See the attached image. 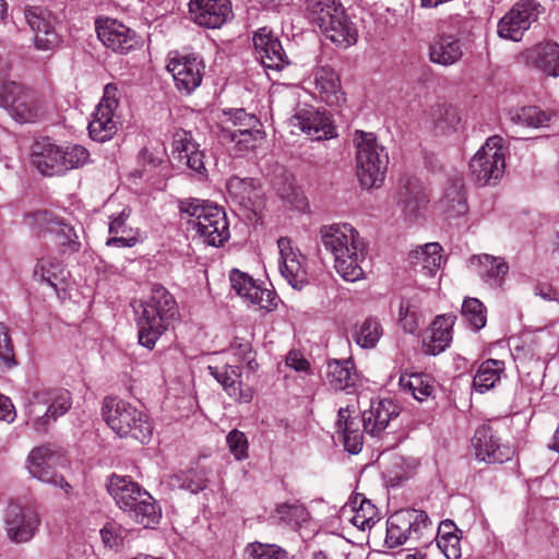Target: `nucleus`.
Returning <instances> with one entry per match:
<instances>
[{"mask_svg": "<svg viewBox=\"0 0 559 559\" xmlns=\"http://www.w3.org/2000/svg\"><path fill=\"white\" fill-rule=\"evenodd\" d=\"M248 301L266 311H273L277 307V297L275 292L264 288L259 284L254 287L252 294H249Z\"/></svg>", "mask_w": 559, "mask_h": 559, "instance_id": "56", "label": "nucleus"}, {"mask_svg": "<svg viewBox=\"0 0 559 559\" xmlns=\"http://www.w3.org/2000/svg\"><path fill=\"white\" fill-rule=\"evenodd\" d=\"M181 217L203 241L219 247L229 238V226L224 210L199 199L183 200L179 204Z\"/></svg>", "mask_w": 559, "mask_h": 559, "instance_id": "3", "label": "nucleus"}, {"mask_svg": "<svg viewBox=\"0 0 559 559\" xmlns=\"http://www.w3.org/2000/svg\"><path fill=\"white\" fill-rule=\"evenodd\" d=\"M419 306L420 301L417 297L401 299L399 321L403 330L409 334L416 333L420 326Z\"/></svg>", "mask_w": 559, "mask_h": 559, "instance_id": "45", "label": "nucleus"}, {"mask_svg": "<svg viewBox=\"0 0 559 559\" xmlns=\"http://www.w3.org/2000/svg\"><path fill=\"white\" fill-rule=\"evenodd\" d=\"M243 559H287V551L275 544L253 542L246 546Z\"/></svg>", "mask_w": 559, "mask_h": 559, "instance_id": "49", "label": "nucleus"}, {"mask_svg": "<svg viewBox=\"0 0 559 559\" xmlns=\"http://www.w3.org/2000/svg\"><path fill=\"white\" fill-rule=\"evenodd\" d=\"M277 247L281 255V274L293 288L300 290L309 282L306 258L293 248L290 239L286 237L277 240Z\"/></svg>", "mask_w": 559, "mask_h": 559, "instance_id": "17", "label": "nucleus"}, {"mask_svg": "<svg viewBox=\"0 0 559 559\" xmlns=\"http://www.w3.org/2000/svg\"><path fill=\"white\" fill-rule=\"evenodd\" d=\"M197 145L190 132L183 129H178L174 132L173 153H177L178 159L181 157V154H187L191 150L193 151Z\"/></svg>", "mask_w": 559, "mask_h": 559, "instance_id": "58", "label": "nucleus"}, {"mask_svg": "<svg viewBox=\"0 0 559 559\" xmlns=\"http://www.w3.org/2000/svg\"><path fill=\"white\" fill-rule=\"evenodd\" d=\"M314 84L321 99L328 105H337L343 99L338 75L332 68L320 67L316 69Z\"/></svg>", "mask_w": 559, "mask_h": 559, "instance_id": "35", "label": "nucleus"}, {"mask_svg": "<svg viewBox=\"0 0 559 559\" xmlns=\"http://www.w3.org/2000/svg\"><path fill=\"white\" fill-rule=\"evenodd\" d=\"M337 431L343 436V443L346 451L357 454L362 448V433L358 428V424L350 418L347 408L338 411Z\"/></svg>", "mask_w": 559, "mask_h": 559, "instance_id": "39", "label": "nucleus"}, {"mask_svg": "<svg viewBox=\"0 0 559 559\" xmlns=\"http://www.w3.org/2000/svg\"><path fill=\"white\" fill-rule=\"evenodd\" d=\"M307 10L311 22L321 29L345 9L340 0H307Z\"/></svg>", "mask_w": 559, "mask_h": 559, "instance_id": "43", "label": "nucleus"}, {"mask_svg": "<svg viewBox=\"0 0 559 559\" xmlns=\"http://www.w3.org/2000/svg\"><path fill=\"white\" fill-rule=\"evenodd\" d=\"M254 48L261 62L269 69L282 70L289 64L280 39L267 27L259 28L253 36Z\"/></svg>", "mask_w": 559, "mask_h": 559, "instance_id": "24", "label": "nucleus"}, {"mask_svg": "<svg viewBox=\"0 0 559 559\" xmlns=\"http://www.w3.org/2000/svg\"><path fill=\"white\" fill-rule=\"evenodd\" d=\"M226 443L235 460L243 461L248 459L249 442L242 431L238 429L229 431L226 437Z\"/></svg>", "mask_w": 559, "mask_h": 559, "instance_id": "54", "label": "nucleus"}, {"mask_svg": "<svg viewBox=\"0 0 559 559\" xmlns=\"http://www.w3.org/2000/svg\"><path fill=\"white\" fill-rule=\"evenodd\" d=\"M0 107L20 123H36L48 114V105L34 90L15 82L0 85Z\"/></svg>", "mask_w": 559, "mask_h": 559, "instance_id": "7", "label": "nucleus"}, {"mask_svg": "<svg viewBox=\"0 0 559 559\" xmlns=\"http://www.w3.org/2000/svg\"><path fill=\"white\" fill-rule=\"evenodd\" d=\"M209 373L223 386L224 391L239 403H249L253 392L249 386H243L241 371L237 366H209Z\"/></svg>", "mask_w": 559, "mask_h": 559, "instance_id": "25", "label": "nucleus"}, {"mask_svg": "<svg viewBox=\"0 0 559 559\" xmlns=\"http://www.w3.org/2000/svg\"><path fill=\"white\" fill-rule=\"evenodd\" d=\"M342 516L361 531L370 530L379 521L377 508L361 495L343 507Z\"/></svg>", "mask_w": 559, "mask_h": 559, "instance_id": "30", "label": "nucleus"}, {"mask_svg": "<svg viewBox=\"0 0 559 559\" xmlns=\"http://www.w3.org/2000/svg\"><path fill=\"white\" fill-rule=\"evenodd\" d=\"M527 60L536 69L549 76H559V45L540 43L527 51Z\"/></svg>", "mask_w": 559, "mask_h": 559, "instance_id": "33", "label": "nucleus"}, {"mask_svg": "<svg viewBox=\"0 0 559 559\" xmlns=\"http://www.w3.org/2000/svg\"><path fill=\"white\" fill-rule=\"evenodd\" d=\"M356 148L357 177L364 188L379 187L389 164V155L372 132L356 130L353 138Z\"/></svg>", "mask_w": 559, "mask_h": 559, "instance_id": "6", "label": "nucleus"}, {"mask_svg": "<svg viewBox=\"0 0 559 559\" xmlns=\"http://www.w3.org/2000/svg\"><path fill=\"white\" fill-rule=\"evenodd\" d=\"M32 164L44 176H62L61 145L49 138L37 140L32 145Z\"/></svg>", "mask_w": 559, "mask_h": 559, "instance_id": "22", "label": "nucleus"}, {"mask_svg": "<svg viewBox=\"0 0 559 559\" xmlns=\"http://www.w3.org/2000/svg\"><path fill=\"white\" fill-rule=\"evenodd\" d=\"M24 17L33 32V41L37 50H53L60 44V36L55 29L53 16L40 7H26Z\"/></svg>", "mask_w": 559, "mask_h": 559, "instance_id": "15", "label": "nucleus"}, {"mask_svg": "<svg viewBox=\"0 0 559 559\" xmlns=\"http://www.w3.org/2000/svg\"><path fill=\"white\" fill-rule=\"evenodd\" d=\"M473 447L477 460L495 464L509 461L514 450L508 444L500 443L490 427H479L473 437Z\"/></svg>", "mask_w": 559, "mask_h": 559, "instance_id": "21", "label": "nucleus"}, {"mask_svg": "<svg viewBox=\"0 0 559 559\" xmlns=\"http://www.w3.org/2000/svg\"><path fill=\"white\" fill-rule=\"evenodd\" d=\"M96 33L99 40L115 52L127 53L138 44L135 32L115 19L97 20Z\"/></svg>", "mask_w": 559, "mask_h": 559, "instance_id": "19", "label": "nucleus"}, {"mask_svg": "<svg viewBox=\"0 0 559 559\" xmlns=\"http://www.w3.org/2000/svg\"><path fill=\"white\" fill-rule=\"evenodd\" d=\"M399 415V407L392 400L371 401L369 409L362 413L364 429L371 436L380 435L393 417Z\"/></svg>", "mask_w": 559, "mask_h": 559, "instance_id": "28", "label": "nucleus"}, {"mask_svg": "<svg viewBox=\"0 0 559 559\" xmlns=\"http://www.w3.org/2000/svg\"><path fill=\"white\" fill-rule=\"evenodd\" d=\"M226 188L229 197L240 206L252 212L263 206V193L254 179L233 176L228 179Z\"/></svg>", "mask_w": 559, "mask_h": 559, "instance_id": "27", "label": "nucleus"}, {"mask_svg": "<svg viewBox=\"0 0 559 559\" xmlns=\"http://www.w3.org/2000/svg\"><path fill=\"white\" fill-rule=\"evenodd\" d=\"M227 119L223 121V126L237 127L245 126V129L257 128L259 120L254 115L247 114L245 109H235L229 112H225Z\"/></svg>", "mask_w": 559, "mask_h": 559, "instance_id": "57", "label": "nucleus"}, {"mask_svg": "<svg viewBox=\"0 0 559 559\" xmlns=\"http://www.w3.org/2000/svg\"><path fill=\"white\" fill-rule=\"evenodd\" d=\"M71 406V393L66 389L35 394L26 407V424L36 432L45 433L59 417L68 413Z\"/></svg>", "mask_w": 559, "mask_h": 559, "instance_id": "8", "label": "nucleus"}, {"mask_svg": "<svg viewBox=\"0 0 559 559\" xmlns=\"http://www.w3.org/2000/svg\"><path fill=\"white\" fill-rule=\"evenodd\" d=\"M229 280L235 292L246 300L249 299V294H252L254 287L258 285L251 276L239 270H233Z\"/></svg>", "mask_w": 559, "mask_h": 559, "instance_id": "55", "label": "nucleus"}, {"mask_svg": "<svg viewBox=\"0 0 559 559\" xmlns=\"http://www.w3.org/2000/svg\"><path fill=\"white\" fill-rule=\"evenodd\" d=\"M290 124L316 141L332 139L335 135L330 116L313 107L298 108L290 119Z\"/></svg>", "mask_w": 559, "mask_h": 559, "instance_id": "20", "label": "nucleus"}, {"mask_svg": "<svg viewBox=\"0 0 559 559\" xmlns=\"http://www.w3.org/2000/svg\"><path fill=\"white\" fill-rule=\"evenodd\" d=\"M504 369L502 360L487 359L483 361L474 376L473 388L479 393L493 389L500 382Z\"/></svg>", "mask_w": 559, "mask_h": 559, "instance_id": "38", "label": "nucleus"}, {"mask_svg": "<svg viewBox=\"0 0 559 559\" xmlns=\"http://www.w3.org/2000/svg\"><path fill=\"white\" fill-rule=\"evenodd\" d=\"M4 523L8 537L20 544L33 538L39 525V518L32 508L10 504L5 512Z\"/></svg>", "mask_w": 559, "mask_h": 559, "instance_id": "18", "label": "nucleus"}, {"mask_svg": "<svg viewBox=\"0 0 559 559\" xmlns=\"http://www.w3.org/2000/svg\"><path fill=\"white\" fill-rule=\"evenodd\" d=\"M510 120L519 126L542 128L546 127L550 116L536 106H526L509 112Z\"/></svg>", "mask_w": 559, "mask_h": 559, "instance_id": "44", "label": "nucleus"}, {"mask_svg": "<svg viewBox=\"0 0 559 559\" xmlns=\"http://www.w3.org/2000/svg\"><path fill=\"white\" fill-rule=\"evenodd\" d=\"M219 138L222 141L233 143L238 153L253 150L258 142L263 140V132L257 128L233 129L229 126H222Z\"/></svg>", "mask_w": 559, "mask_h": 559, "instance_id": "36", "label": "nucleus"}, {"mask_svg": "<svg viewBox=\"0 0 559 559\" xmlns=\"http://www.w3.org/2000/svg\"><path fill=\"white\" fill-rule=\"evenodd\" d=\"M430 117L435 127L442 132L455 130L461 121L456 108L448 104H437L432 106Z\"/></svg>", "mask_w": 559, "mask_h": 559, "instance_id": "47", "label": "nucleus"}, {"mask_svg": "<svg viewBox=\"0 0 559 559\" xmlns=\"http://www.w3.org/2000/svg\"><path fill=\"white\" fill-rule=\"evenodd\" d=\"M383 334V328L378 319L369 317L357 325L354 340L362 348H373Z\"/></svg>", "mask_w": 559, "mask_h": 559, "instance_id": "46", "label": "nucleus"}, {"mask_svg": "<svg viewBox=\"0 0 559 559\" xmlns=\"http://www.w3.org/2000/svg\"><path fill=\"white\" fill-rule=\"evenodd\" d=\"M502 143L501 136H490L471 159L469 174L476 183L496 185L502 178L506 169Z\"/></svg>", "mask_w": 559, "mask_h": 559, "instance_id": "9", "label": "nucleus"}, {"mask_svg": "<svg viewBox=\"0 0 559 559\" xmlns=\"http://www.w3.org/2000/svg\"><path fill=\"white\" fill-rule=\"evenodd\" d=\"M515 353L518 359H525L530 355V358L539 360L542 355L540 346L534 340L530 344L516 347Z\"/></svg>", "mask_w": 559, "mask_h": 559, "instance_id": "62", "label": "nucleus"}, {"mask_svg": "<svg viewBox=\"0 0 559 559\" xmlns=\"http://www.w3.org/2000/svg\"><path fill=\"white\" fill-rule=\"evenodd\" d=\"M190 19L204 28H221L234 17L230 0H190Z\"/></svg>", "mask_w": 559, "mask_h": 559, "instance_id": "16", "label": "nucleus"}, {"mask_svg": "<svg viewBox=\"0 0 559 559\" xmlns=\"http://www.w3.org/2000/svg\"><path fill=\"white\" fill-rule=\"evenodd\" d=\"M107 489L119 508L139 524L148 527L158 522L160 510L154 498L129 476L112 475Z\"/></svg>", "mask_w": 559, "mask_h": 559, "instance_id": "4", "label": "nucleus"}, {"mask_svg": "<svg viewBox=\"0 0 559 559\" xmlns=\"http://www.w3.org/2000/svg\"><path fill=\"white\" fill-rule=\"evenodd\" d=\"M275 513L282 522L295 527L308 520L306 507L298 501L278 504Z\"/></svg>", "mask_w": 559, "mask_h": 559, "instance_id": "51", "label": "nucleus"}, {"mask_svg": "<svg viewBox=\"0 0 559 559\" xmlns=\"http://www.w3.org/2000/svg\"><path fill=\"white\" fill-rule=\"evenodd\" d=\"M469 263L485 282L496 286L501 284L509 271V266L502 258L489 254L473 255Z\"/></svg>", "mask_w": 559, "mask_h": 559, "instance_id": "34", "label": "nucleus"}, {"mask_svg": "<svg viewBox=\"0 0 559 559\" xmlns=\"http://www.w3.org/2000/svg\"><path fill=\"white\" fill-rule=\"evenodd\" d=\"M177 313V302L173 295L165 287L155 285L151 296L143 301L138 318L139 343L153 349Z\"/></svg>", "mask_w": 559, "mask_h": 559, "instance_id": "2", "label": "nucleus"}, {"mask_svg": "<svg viewBox=\"0 0 559 559\" xmlns=\"http://www.w3.org/2000/svg\"><path fill=\"white\" fill-rule=\"evenodd\" d=\"M34 274L50 285L56 292L64 289L63 284L67 278V271L63 264L56 258L49 257L38 260Z\"/></svg>", "mask_w": 559, "mask_h": 559, "instance_id": "42", "label": "nucleus"}, {"mask_svg": "<svg viewBox=\"0 0 559 559\" xmlns=\"http://www.w3.org/2000/svg\"><path fill=\"white\" fill-rule=\"evenodd\" d=\"M118 88L114 84H107L104 95L93 114V119L88 123V132L93 140L105 142L110 140L118 131L119 120L116 116L118 107Z\"/></svg>", "mask_w": 559, "mask_h": 559, "instance_id": "13", "label": "nucleus"}, {"mask_svg": "<svg viewBox=\"0 0 559 559\" xmlns=\"http://www.w3.org/2000/svg\"><path fill=\"white\" fill-rule=\"evenodd\" d=\"M356 377L350 360H331L326 365L325 380L335 391L353 386L356 382Z\"/></svg>", "mask_w": 559, "mask_h": 559, "instance_id": "37", "label": "nucleus"}, {"mask_svg": "<svg viewBox=\"0 0 559 559\" xmlns=\"http://www.w3.org/2000/svg\"><path fill=\"white\" fill-rule=\"evenodd\" d=\"M442 248L437 242L427 243L411 253L414 266H419L427 276H433L441 266Z\"/></svg>", "mask_w": 559, "mask_h": 559, "instance_id": "40", "label": "nucleus"}, {"mask_svg": "<svg viewBox=\"0 0 559 559\" xmlns=\"http://www.w3.org/2000/svg\"><path fill=\"white\" fill-rule=\"evenodd\" d=\"M90 162V152L80 144L61 146V163L64 174L71 169L83 167Z\"/></svg>", "mask_w": 559, "mask_h": 559, "instance_id": "50", "label": "nucleus"}, {"mask_svg": "<svg viewBox=\"0 0 559 559\" xmlns=\"http://www.w3.org/2000/svg\"><path fill=\"white\" fill-rule=\"evenodd\" d=\"M463 57V45L456 35L439 32L429 44V59L443 67L455 64Z\"/></svg>", "mask_w": 559, "mask_h": 559, "instance_id": "26", "label": "nucleus"}, {"mask_svg": "<svg viewBox=\"0 0 559 559\" xmlns=\"http://www.w3.org/2000/svg\"><path fill=\"white\" fill-rule=\"evenodd\" d=\"M0 360L8 367L15 365L14 347L9 334V329L4 323L0 322Z\"/></svg>", "mask_w": 559, "mask_h": 559, "instance_id": "59", "label": "nucleus"}, {"mask_svg": "<svg viewBox=\"0 0 559 559\" xmlns=\"http://www.w3.org/2000/svg\"><path fill=\"white\" fill-rule=\"evenodd\" d=\"M320 31L340 48H348L355 45L358 39V29L345 13V10L340 11L338 15H334L326 28Z\"/></svg>", "mask_w": 559, "mask_h": 559, "instance_id": "32", "label": "nucleus"}, {"mask_svg": "<svg viewBox=\"0 0 559 559\" xmlns=\"http://www.w3.org/2000/svg\"><path fill=\"white\" fill-rule=\"evenodd\" d=\"M32 219L37 234L50 235L61 254H73L81 250L79 235L66 218L45 210L33 213Z\"/></svg>", "mask_w": 559, "mask_h": 559, "instance_id": "10", "label": "nucleus"}, {"mask_svg": "<svg viewBox=\"0 0 559 559\" xmlns=\"http://www.w3.org/2000/svg\"><path fill=\"white\" fill-rule=\"evenodd\" d=\"M60 459L59 453L49 445H40L33 449L28 454L27 468L34 478L49 485L58 486L69 495L72 486L62 475L56 472Z\"/></svg>", "mask_w": 559, "mask_h": 559, "instance_id": "14", "label": "nucleus"}, {"mask_svg": "<svg viewBox=\"0 0 559 559\" xmlns=\"http://www.w3.org/2000/svg\"><path fill=\"white\" fill-rule=\"evenodd\" d=\"M544 8L535 0H523L515 3L498 22V36L520 41L524 33L536 22Z\"/></svg>", "mask_w": 559, "mask_h": 559, "instance_id": "12", "label": "nucleus"}, {"mask_svg": "<svg viewBox=\"0 0 559 559\" xmlns=\"http://www.w3.org/2000/svg\"><path fill=\"white\" fill-rule=\"evenodd\" d=\"M286 365L296 371H306L309 368V362L299 352L296 350L288 353L286 357Z\"/></svg>", "mask_w": 559, "mask_h": 559, "instance_id": "64", "label": "nucleus"}, {"mask_svg": "<svg viewBox=\"0 0 559 559\" xmlns=\"http://www.w3.org/2000/svg\"><path fill=\"white\" fill-rule=\"evenodd\" d=\"M179 162H185L190 169L198 174H204L206 170L204 164V153L199 150V145H197L193 151L191 150L187 154H181Z\"/></svg>", "mask_w": 559, "mask_h": 559, "instance_id": "60", "label": "nucleus"}, {"mask_svg": "<svg viewBox=\"0 0 559 559\" xmlns=\"http://www.w3.org/2000/svg\"><path fill=\"white\" fill-rule=\"evenodd\" d=\"M102 415L110 429L120 438H132L147 443L153 435L148 416L123 400L107 396L103 401Z\"/></svg>", "mask_w": 559, "mask_h": 559, "instance_id": "5", "label": "nucleus"}, {"mask_svg": "<svg viewBox=\"0 0 559 559\" xmlns=\"http://www.w3.org/2000/svg\"><path fill=\"white\" fill-rule=\"evenodd\" d=\"M427 202V197L419 187H406L405 191L401 192L403 212L409 218L416 216Z\"/></svg>", "mask_w": 559, "mask_h": 559, "instance_id": "52", "label": "nucleus"}, {"mask_svg": "<svg viewBox=\"0 0 559 559\" xmlns=\"http://www.w3.org/2000/svg\"><path fill=\"white\" fill-rule=\"evenodd\" d=\"M454 321L455 318L451 314L439 316L433 320L429 335L424 340L426 354L436 356L449 347Z\"/></svg>", "mask_w": 559, "mask_h": 559, "instance_id": "31", "label": "nucleus"}, {"mask_svg": "<svg viewBox=\"0 0 559 559\" xmlns=\"http://www.w3.org/2000/svg\"><path fill=\"white\" fill-rule=\"evenodd\" d=\"M462 314L475 330L486 325V310L484 305L476 298H467L462 306Z\"/></svg>", "mask_w": 559, "mask_h": 559, "instance_id": "53", "label": "nucleus"}, {"mask_svg": "<svg viewBox=\"0 0 559 559\" xmlns=\"http://www.w3.org/2000/svg\"><path fill=\"white\" fill-rule=\"evenodd\" d=\"M430 524L429 516L423 510L396 511L386 521L385 543L393 548L403 545L409 538L418 539Z\"/></svg>", "mask_w": 559, "mask_h": 559, "instance_id": "11", "label": "nucleus"}, {"mask_svg": "<svg viewBox=\"0 0 559 559\" xmlns=\"http://www.w3.org/2000/svg\"><path fill=\"white\" fill-rule=\"evenodd\" d=\"M324 249L334 260L336 273L347 282L364 277L367 245L359 231L347 223L323 225L319 230Z\"/></svg>", "mask_w": 559, "mask_h": 559, "instance_id": "1", "label": "nucleus"}, {"mask_svg": "<svg viewBox=\"0 0 559 559\" xmlns=\"http://www.w3.org/2000/svg\"><path fill=\"white\" fill-rule=\"evenodd\" d=\"M138 242V238L134 233L124 235H114L106 241L108 247H133Z\"/></svg>", "mask_w": 559, "mask_h": 559, "instance_id": "63", "label": "nucleus"}, {"mask_svg": "<svg viewBox=\"0 0 559 559\" xmlns=\"http://www.w3.org/2000/svg\"><path fill=\"white\" fill-rule=\"evenodd\" d=\"M131 215L129 207L123 209L117 216L112 217L109 223V234L124 235L132 234L133 229L127 225V221Z\"/></svg>", "mask_w": 559, "mask_h": 559, "instance_id": "61", "label": "nucleus"}, {"mask_svg": "<svg viewBox=\"0 0 559 559\" xmlns=\"http://www.w3.org/2000/svg\"><path fill=\"white\" fill-rule=\"evenodd\" d=\"M439 207L448 219L465 215L468 210L464 179L461 176L451 178L445 187Z\"/></svg>", "mask_w": 559, "mask_h": 559, "instance_id": "29", "label": "nucleus"}, {"mask_svg": "<svg viewBox=\"0 0 559 559\" xmlns=\"http://www.w3.org/2000/svg\"><path fill=\"white\" fill-rule=\"evenodd\" d=\"M455 524L445 520L440 523L437 534V546L447 559H460L462 557L461 537L457 535Z\"/></svg>", "mask_w": 559, "mask_h": 559, "instance_id": "41", "label": "nucleus"}, {"mask_svg": "<svg viewBox=\"0 0 559 559\" xmlns=\"http://www.w3.org/2000/svg\"><path fill=\"white\" fill-rule=\"evenodd\" d=\"M202 61L195 56L173 58L167 64L178 90L187 93L194 91L202 82Z\"/></svg>", "mask_w": 559, "mask_h": 559, "instance_id": "23", "label": "nucleus"}, {"mask_svg": "<svg viewBox=\"0 0 559 559\" xmlns=\"http://www.w3.org/2000/svg\"><path fill=\"white\" fill-rule=\"evenodd\" d=\"M399 383L404 391L412 393L418 401L426 400L433 391L432 385L426 377L418 373L403 374Z\"/></svg>", "mask_w": 559, "mask_h": 559, "instance_id": "48", "label": "nucleus"}]
</instances>
